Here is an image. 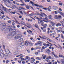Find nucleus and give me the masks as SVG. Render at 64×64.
<instances>
[{"mask_svg": "<svg viewBox=\"0 0 64 64\" xmlns=\"http://www.w3.org/2000/svg\"><path fill=\"white\" fill-rule=\"evenodd\" d=\"M38 23L39 24H40L41 23V25L43 26V29H45V28H46V27H47L46 24H45L44 25H43L44 22H43L42 20H38Z\"/></svg>", "mask_w": 64, "mask_h": 64, "instance_id": "obj_1", "label": "nucleus"}, {"mask_svg": "<svg viewBox=\"0 0 64 64\" xmlns=\"http://www.w3.org/2000/svg\"><path fill=\"white\" fill-rule=\"evenodd\" d=\"M16 30H14L12 32H11L10 34H8V36H14L16 34Z\"/></svg>", "mask_w": 64, "mask_h": 64, "instance_id": "obj_2", "label": "nucleus"}, {"mask_svg": "<svg viewBox=\"0 0 64 64\" xmlns=\"http://www.w3.org/2000/svg\"><path fill=\"white\" fill-rule=\"evenodd\" d=\"M21 37H22V35L21 34H18L17 36L14 37V38L16 39H17L20 38H21Z\"/></svg>", "mask_w": 64, "mask_h": 64, "instance_id": "obj_3", "label": "nucleus"}, {"mask_svg": "<svg viewBox=\"0 0 64 64\" xmlns=\"http://www.w3.org/2000/svg\"><path fill=\"white\" fill-rule=\"evenodd\" d=\"M5 51L6 54H9V55H12V53L11 52H10V50H9L8 49H6Z\"/></svg>", "mask_w": 64, "mask_h": 64, "instance_id": "obj_4", "label": "nucleus"}, {"mask_svg": "<svg viewBox=\"0 0 64 64\" xmlns=\"http://www.w3.org/2000/svg\"><path fill=\"white\" fill-rule=\"evenodd\" d=\"M6 24L5 23H4L2 24V28H4L2 30V31H4L6 30V29H5V27H6Z\"/></svg>", "mask_w": 64, "mask_h": 64, "instance_id": "obj_5", "label": "nucleus"}, {"mask_svg": "<svg viewBox=\"0 0 64 64\" xmlns=\"http://www.w3.org/2000/svg\"><path fill=\"white\" fill-rule=\"evenodd\" d=\"M39 15H40V17L42 16V17H44V16H47L46 15V14H45L44 13H43L42 12L40 13V14H39Z\"/></svg>", "mask_w": 64, "mask_h": 64, "instance_id": "obj_6", "label": "nucleus"}, {"mask_svg": "<svg viewBox=\"0 0 64 64\" xmlns=\"http://www.w3.org/2000/svg\"><path fill=\"white\" fill-rule=\"evenodd\" d=\"M4 2H6V1H7V2L9 3V4H11L12 2H10V0H2Z\"/></svg>", "mask_w": 64, "mask_h": 64, "instance_id": "obj_7", "label": "nucleus"}, {"mask_svg": "<svg viewBox=\"0 0 64 64\" xmlns=\"http://www.w3.org/2000/svg\"><path fill=\"white\" fill-rule=\"evenodd\" d=\"M26 24L28 26H26L27 27H28V28H30L31 27V26L30 24H29L28 23H27Z\"/></svg>", "mask_w": 64, "mask_h": 64, "instance_id": "obj_8", "label": "nucleus"}, {"mask_svg": "<svg viewBox=\"0 0 64 64\" xmlns=\"http://www.w3.org/2000/svg\"><path fill=\"white\" fill-rule=\"evenodd\" d=\"M58 13H59L60 14H61V15H62V16H64V14L62 12H60L59 10H58Z\"/></svg>", "mask_w": 64, "mask_h": 64, "instance_id": "obj_9", "label": "nucleus"}, {"mask_svg": "<svg viewBox=\"0 0 64 64\" xmlns=\"http://www.w3.org/2000/svg\"><path fill=\"white\" fill-rule=\"evenodd\" d=\"M20 23H21L22 24H23V25H24V26H26V24H25V23L23 22H22V21H20Z\"/></svg>", "mask_w": 64, "mask_h": 64, "instance_id": "obj_10", "label": "nucleus"}, {"mask_svg": "<svg viewBox=\"0 0 64 64\" xmlns=\"http://www.w3.org/2000/svg\"><path fill=\"white\" fill-rule=\"evenodd\" d=\"M0 56L1 57L3 58L4 57V54L2 53V52L0 53Z\"/></svg>", "mask_w": 64, "mask_h": 64, "instance_id": "obj_11", "label": "nucleus"}, {"mask_svg": "<svg viewBox=\"0 0 64 64\" xmlns=\"http://www.w3.org/2000/svg\"><path fill=\"white\" fill-rule=\"evenodd\" d=\"M51 23L52 26L53 27H54V26H55V24H56L55 23V22H51Z\"/></svg>", "mask_w": 64, "mask_h": 64, "instance_id": "obj_12", "label": "nucleus"}, {"mask_svg": "<svg viewBox=\"0 0 64 64\" xmlns=\"http://www.w3.org/2000/svg\"><path fill=\"white\" fill-rule=\"evenodd\" d=\"M29 44V42H28L27 41H26L25 42V44L26 45V46H28L29 44Z\"/></svg>", "mask_w": 64, "mask_h": 64, "instance_id": "obj_13", "label": "nucleus"}, {"mask_svg": "<svg viewBox=\"0 0 64 64\" xmlns=\"http://www.w3.org/2000/svg\"><path fill=\"white\" fill-rule=\"evenodd\" d=\"M47 16H46L45 18H43V20H47V21L50 20H48V18L47 17Z\"/></svg>", "mask_w": 64, "mask_h": 64, "instance_id": "obj_14", "label": "nucleus"}, {"mask_svg": "<svg viewBox=\"0 0 64 64\" xmlns=\"http://www.w3.org/2000/svg\"><path fill=\"white\" fill-rule=\"evenodd\" d=\"M53 9H54V10H57V9L58 8V7H57V6H54L53 7Z\"/></svg>", "mask_w": 64, "mask_h": 64, "instance_id": "obj_15", "label": "nucleus"}, {"mask_svg": "<svg viewBox=\"0 0 64 64\" xmlns=\"http://www.w3.org/2000/svg\"><path fill=\"white\" fill-rule=\"evenodd\" d=\"M38 44L40 46H41V45L42 44V42H38Z\"/></svg>", "mask_w": 64, "mask_h": 64, "instance_id": "obj_16", "label": "nucleus"}, {"mask_svg": "<svg viewBox=\"0 0 64 64\" xmlns=\"http://www.w3.org/2000/svg\"><path fill=\"white\" fill-rule=\"evenodd\" d=\"M20 45L22 46H24L25 45V42H22L21 43Z\"/></svg>", "mask_w": 64, "mask_h": 64, "instance_id": "obj_17", "label": "nucleus"}, {"mask_svg": "<svg viewBox=\"0 0 64 64\" xmlns=\"http://www.w3.org/2000/svg\"><path fill=\"white\" fill-rule=\"evenodd\" d=\"M18 49H22V47L21 46H19L18 47Z\"/></svg>", "mask_w": 64, "mask_h": 64, "instance_id": "obj_18", "label": "nucleus"}, {"mask_svg": "<svg viewBox=\"0 0 64 64\" xmlns=\"http://www.w3.org/2000/svg\"><path fill=\"white\" fill-rule=\"evenodd\" d=\"M19 8H20V9H22L23 10H26V9L25 8L21 7H19Z\"/></svg>", "mask_w": 64, "mask_h": 64, "instance_id": "obj_19", "label": "nucleus"}, {"mask_svg": "<svg viewBox=\"0 0 64 64\" xmlns=\"http://www.w3.org/2000/svg\"><path fill=\"white\" fill-rule=\"evenodd\" d=\"M42 56L43 57V59H45V58H46V56L44 54H43L42 55Z\"/></svg>", "mask_w": 64, "mask_h": 64, "instance_id": "obj_20", "label": "nucleus"}, {"mask_svg": "<svg viewBox=\"0 0 64 64\" xmlns=\"http://www.w3.org/2000/svg\"><path fill=\"white\" fill-rule=\"evenodd\" d=\"M54 18H55V19H58V16H57V15H55L54 17Z\"/></svg>", "mask_w": 64, "mask_h": 64, "instance_id": "obj_21", "label": "nucleus"}, {"mask_svg": "<svg viewBox=\"0 0 64 64\" xmlns=\"http://www.w3.org/2000/svg\"><path fill=\"white\" fill-rule=\"evenodd\" d=\"M56 26L57 27H58L59 26H61V24H60L58 23L56 24Z\"/></svg>", "mask_w": 64, "mask_h": 64, "instance_id": "obj_22", "label": "nucleus"}, {"mask_svg": "<svg viewBox=\"0 0 64 64\" xmlns=\"http://www.w3.org/2000/svg\"><path fill=\"white\" fill-rule=\"evenodd\" d=\"M31 3L33 6V5H34V2L31 1H30V2L29 3L30 4H31Z\"/></svg>", "mask_w": 64, "mask_h": 64, "instance_id": "obj_23", "label": "nucleus"}, {"mask_svg": "<svg viewBox=\"0 0 64 64\" xmlns=\"http://www.w3.org/2000/svg\"><path fill=\"white\" fill-rule=\"evenodd\" d=\"M48 9V11H51V10H50L51 9V6H49Z\"/></svg>", "mask_w": 64, "mask_h": 64, "instance_id": "obj_24", "label": "nucleus"}, {"mask_svg": "<svg viewBox=\"0 0 64 64\" xmlns=\"http://www.w3.org/2000/svg\"><path fill=\"white\" fill-rule=\"evenodd\" d=\"M26 59H28V60L29 61H30V59L29 58V57L26 56Z\"/></svg>", "mask_w": 64, "mask_h": 64, "instance_id": "obj_25", "label": "nucleus"}, {"mask_svg": "<svg viewBox=\"0 0 64 64\" xmlns=\"http://www.w3.org/2000/svg\"><path fill=\"white\" fill-rule=\"evenodd\" d=\"M31 59L32 60V62H34L35 60V59H34L33 57L31 58Z\"/></svg>", "mask_w": 64, "mask_h": 64, "instance_id": "obj_26", "label": "nucleus"}, {"mask_svg": "<svg viewBox=\"0 0 64 64\" xmlns=\"http://www.w3.org/2000/svg\"><path fill=\"white\" fill-rule=\"evenodd\" d=\"M51 17H52V16H51V15H50V16H48V18L49 19L52 20V18H51Z\"/></svg>", "mask_w": 64, "mask_h": 64, "instance_id": "obj_27", "label": "nucleus"}, {"mask_svg": "<svg viewBox=\"0 0 64 64\" xmlns=\"http://www.w3.org/2000/svg\"><path fill=\"white\" fill-rule=\"evenodd\" d=\"M18 52L17 51H16L14 52V55H16L18 54Z\"/></svg>", "mask_w": 64, "mask_h": 64, "instance_id": "obj_28", "label": "nucleus"}, {"mask_svg": "<svg viewBox=\"0 0 64 64\" xmlns=\"http://www.w3.org/2000/svg\"><path fill=\"white\" fill-rule=\"evenodd\" d=\"M36 59H37L38 60H41V58L39 57H37L36 58Z\"/></svg>", "mask_w": 64, "mask_h": 64, "instance_id": "obj_29", "label": "nucleus"}, {"mask_svg": "<svg viewBox=\"0 0 64 64\" xmlns=\"http://www.w3.org/2000/svg\"><path fill=\"white\" fill-rule=\"evenodd\" d=\"M36 49H41V47L39 46H36Z\"/></svg>", "mask_w": 64, "mask_h": 64, "instance_id": "obj_30", "label": "nucleus"}, {"mask_svg": "<svg viewBox=\"0 0 64 64\" xmlns=\"http://www.w3.org/2000/svg\"><path fill=\"white\" fill-rule=\"evenodd\" d=\"M58 46H59V47H60V50H62V47H61V46H60V45L59 44H58Z\"/></svg>", "mask_w": 64, "mask_h": 64, "instance_id": "obj_31", "label": "nucleus"}, {"mask_svg": "<svg viewBox=\"0 0 64 64\" xmlns=\"http://www.w3.org/2000/svg\"><path fill=\"white\" fill-rule=\"evenodd\" d=\"M6 29L8 30H9H9H10V26L8 27Z\"/></svg>", "mask_w": 64, "mask_h": 64, "instance_id": "obj_32", "label": "nucleus"}, {"mask_svg": "<svg viewBox=\"0 0 64 64\" xmlns=\"http://www.w3.org/2000/svg\"><path fill=\"white\" fill-rule=\"evenodd\" d=\"M19 56H20V58H23V55L22 54H20Z\"/></svg>", "mask_w": 64, "mask_h": 64, "instance_id": "obj_33", "label": "nucleus"}, {"mask_svg": "<svg viewBox=\"0 0 64 64\" xmlns=\"http://www.w3.org/2000/svg\"><path fill=\"white\" fill-rule=\"evenodd\" d=\"M29 44L31 46H33V44L32 42H29Z\"/></svg>", "mask_w": 64, "mask_h": 64, "instance_id": "obj_34", "label": "nucleus"}, {"mask_svg": "<svg viewBox=\"0 0 64 64\" xmlns=\"http://www.w3.org/2000/svg\"><path fill=\"white\" fill-rule=\"evenodd\" d=\"M4 54V57H8V54Z\"/></svg>", "mask_w": 64, "mask_h": 64, "instance_id": "obj_35", "label": "nucleus"}, {"mask_svg": "<svg viewBox=\"0 0 64 64\" xmlns=\"http://www.w3.org/2000/svg\"><path fill=\"white\" fill-rule=\"evenodd\" d=\"M42 39H47V38L46 37L43 36L42 37Z\"/></svg>", "mask_w": 64, "mask_h": 64, "instance_id": "obj_36", "label": "nucleus"}, {"mask_svg": "<svg viewBox=\"0 0 64 64\" xmlns=\"http://www.w3.org/2000/svg\"><path fill=\"white\" fill-rule=\"evenodd\" d=\"M35 15V14L34 13H32L31 14H29V16H33V15Z\"/></svg>", "mask_w": 64, "mask_h": 64, "instance_id": "obj_37", "label": "nucleus"}, {"mask_svg": "<svg viewBox=\"0 0 64 64\" xmlns=\"http://www.w3.org/2000/svg\"><path fill=\"white\" fill-rule=\"evenodd\" d=\"M19 42H21V41H23V38H21L19 40Z\"/></svg>", "mask_w": 64, "mask_h": 64, "instance_id": "obj_38", "label": "nucleus"}, {"mask_svg": "<svg viewBox=\"0 0 64 64\" xmlns=\"http://www.w3.org/2000/svg\"><path fill=\"white\" fill-rule=\"evenodd\" d=\"M59 57H62L63 58H64V56H63V55H59Z\"/></svg>", "mask_w": 64, "mask_h": 64, "instance_id": "obj_39", "label": "nucleus"}, {"mask_svg": "<svg viewBox=\"0 0 64 64\" xmlns=\"http://www.w3.org/2000/svg\"><path fill=\"white\" fill-rule=\"evenodd\" d=\"M42 9H44L45 10H47V9H48V8H42Z\"/></svg>", "mask_w": 64, "mask_h": 64, "instance_id": "obj_40", "label": "nucleus"}, {"mask_svg": "<svg viewBox=\"0 0 64 64\" xmlns=\"http://www.w3.org/2000/svg\"><path fill=\"white\" fill-rule=\"evenodd\" d=\"M30 7V6H26V8H27V9H29Z\"/></svg>", "mask_w": 64, "mask_h": 64, "instance_id": "obj_41", "label": "nucleus"}, {"mask_svg": "<svg viewBox=\"0 0 64 64\" xmlns=\"http://www.w3.org/2000/svg\"><path fill=\"white\" fill-rule=\"evenodd\" d=\"M26 2H30V0H24Z\"/></svg>", "mask_w": 64, "mask_h": 64, "instance_id": "obj_42", "label": "nucleus"}, {"mask_svg": "<svg viewBox=\"0 0 64 64\" xmlns=\"http://www.w3.org/2000/svg\"><path fill=\"white\" fill-rule=\"evenodd\" d=\"M38 7H40V8H44V7H43V6H42V5H40V6H38Z\"/></svg>", "mask_w": 64, "mask_h": 64, "instance_id": "obj_43", "label": "nucleus"}, {"mask_svg": "<svg viewBox=\"0 0 64 64\" xmlns=\"http://www.w3.org/2000/svg\"><path fill=\"white\" fill-rule=\"evenodd\" d=\"M10 13H11V14H15V12H10Z\"/></svg>", "mask_w": 64, "mask_h": 64, "instance_id": "obj_44", "label": "nucleus"}, {"mask_svg": "<svg viewBox=\"0 0 64 64\" xmlns=\"http://www.w3.org/2000/svg\"><path fill=\"white\" fill-rule=\"evenodd\" d=\"M35 27L37 28H38V26L37 24L35 25L34 26Z\"/></svg>", "mask_w": 64, "mask_h": 64, "instance_id": "obj_45", "label": "nucleus"}, {"mask_svg": "<svg viewBox=\"0 0 64 64\" xmlns=\"http://www.w3.org/2000/svg\"><path fill=\"white\" fill-rule=\"evenodd\" d=\"M59 2L60 3L59 4V5H60V6H62V3H61V2L59 1Z\"/></svg>", "mask_w": 64, "mask_h": 64, "instance_id": "obj_46", "label": "nucleus"}, {"mask_svg": "<svg viewBox=\"0 0 64 64\" xmlns=\"http://www.w3.org/2000/svg\"><path fill=\"white\" fill-rule=\"evenodd\" d=\"M10 62V60H6V63H8V62Z\"/></svg>", "mask_w": 64, "mask_h": 64, "instance_id": "obj_47", "label": "nucleus"}, {"mask_svg": "<svg viewBox=\"0 0 64 64\" xmlns=\"http://www.w3.org/2000/svg\"><path fill=\"white\" fill-rule=\"evenodd\" d=\"M32 62V60H31L30 62H31V63H33V64H36V63L35 62Z\"/></svg>", "mask_w": 64, "mask_h": 64, "instance_id": "obj_48", "label": "nucleus"}, {"mask_svg": "<svg viewBox=\"0 0 64 64\" xmlns=\"http://www.w3.org/2000/svg\"><path fill=\"white\" fill-rule=\"evenodd\" d=\"M48 41H50V42H52V40H50V39L49 38H48Z\"/></svg>", "mask_w": 64, "mask_h": 64, "instance_id": "obj_49", "label": "nucleus"}, {"mask_svg": "<svg viewBox=\"0 0 64 64\" xmlns=\"http://www.w3.org/2000/svg\"><path fill=\"white\" fill-rule=\"evenodd\" d=\"M50 20H43V21H44V22H49Z\"/></svg>", "mask_w": 64, "mask_h": 64, "instance_id": "obj_50", "label": "nucleus"}, {"mask_svg": "<svg viewBox=\"0 0 64 64\" xmlns=\"http://www.w3.org/2000/svg\"><path fill=\"white\" fill-rule=\"evenodd\" d=\"M52 55H54V56L55 55V54H54V52H52Z\"/></svg>", "mask_w": 64, "mask_h": 64, "instance_id": "obj_51", "label": "nucleus"}, {"mask_svg": "<svg viewBox=\"0 0 64 64\" xmlns=\"http://www.w3.org/2000/svg\"><path fill=\"white\" fill-rule=\"evenodd\" d=\"M20 58V59H21V60H22V61H23V60H24V58Z\"/></svg>", "mask_w": 64, "mask_h": 64, "instance_id": "obj_52", "label": "nucleus"}, {"mask_svg": "<svg viewBox=\"0 0 64 64\" xmlns=\"http://www.w3.org/2000/svg\"><path fill=\"white\" fill-rule=\"evenodd\" d=\"M43 31L44 32H46V29H44V30H43Z\"/></svg>", "mask_w": 64, "mask_h": 64, "instance_id": "obj_53", "label": "nucleus"}, {"mask_svg": "<svg viewBox=\"0 0 64 64\" xmlns=\"http://www.w3.org/2000/svg\"><path fill=\"white\" fill-rule=\"evenodd\" d=\"M2 47V46H1V45H0V51H2V50L1 49V48Z\"/></svg>", "mask_w": 64, "mask_h": 64, "instance_id": "obj_54", "label": "nucleus"}, {"mask_svg": "<svg viewBox=\"0 0 64 64\" xmlns=\"http://www.w3.org/2000/svg\"><path fill=\"white\" fill-rule=\"evenodd\" d=\"M54 13L55 14H58V12L56 11H54Z\"/></svg>", "mask_w": 64, "mask_h": 64, "instance_id": "obj_55", "label": "nucleus"}, {"mask_svg": "<svg viewBox=\"0 0 64 64\" xmlns=\"http://www.w3.org/2000/svg\"><path fill=\"white\" fill-rule=\"evenodd\" d=\"M61 36L62 37V38H64H64H63V37H64V36H63V34H61Z\"/></svg>", "mask_w": 64, "mask_h": 64, "instance_id": "obj_56", "label": "nucleus"}, {"mask_svg": "<svg viewBox=\"0 0 64 64\" xmlns=\"http://www.w3.org/2000/svg\"><path fill=\"white\" fill-rule=\"evenodd\" d=\"M34 5L35 6H36V7H39V5H37L35 4H34Z\"/></svg>", "mask_w": 64, "mask_h": 64, "instance_id": "obj_57", "label": "nucleus"}, {"mask_svg": "<svg viewBox=\"0 0 64 64\" xmlns=\"http://www.w3.org/2000/svg\"><path fill=\"white\" fill-rule=\"evenodd\" d=\"M34 15H39V13H38L37 14H35Z\"/></svg>", "mask_w": 64, "mask_h": 64, "instance_id": "obj_58", "label": "nucleus"}, {"mask_svg": "<svg viewBox=\"0 0 64 64\" xmlns=\"http://www.w3.org/2000/svg\"><path fill=\"white\" fill-rule=\"evenodd\" d=\"M8 23H11V20H8Z\"/></svg>", "mask_w": 64, "mask_h": 64, "instance_id": "obj_59", "label": "nucleus"}, {"mask_svg": "<svg viewBox=\"0 0 64 64\" xmlns=\"http://www.w3.org/2000/svg\"><path fill=\"white\" fill-rule=\"evenodd\" d=\"M35 54H36V55H38V52H35Z\"/></svg>", "mask_w": 64, "mask_h": 64, "instance_id": "obj_60", "label": "nucleus"}, {"mask_svg": "<svg viewBox=\"0 0 64 64\" xmlns=\"http://www.w3.org/2000/svg\"><path fill=\"white\" fill-rule=\"evenodd\" d=\"M15 21H16V22H16V23L17 24L18 23V21L17 20H16V19H15Z\"/></svg>", "mask_w": 64, "mask_h": 64, "instance_id": "obj_61", "label": "nucleus"}, {"mask_svg": "<svg viewBox=\"0 0 64 64\" xmlns=\"http://www.w3.org/2000/svg\"><path fill=\"white\" fill-rule=\"evenodd\" d=\"M54 57H56V58H58V56H57L56 55H54Z\"/></svg>", "mask_w": 64, "mask_h": 64, "instance_id": "obj_62", "label": "nucleus"}, {"mask_svg": "<svg viewBox=\"0 0 64 64\" xmlns=\"http://www.w3.org/2000/svg\"><path fill=\"white\" fill-rule=\"evenodd\" d=\"M62 17H61V16H58V18H61Z\"/></svg>", "mask_w": 64, "mask_h": 64, "instance_id": "obj_63", "label": "nucleus"}, {"mask_svg": "<svg viewBox=\"0 0 64 64\" xmlns=\"http://www.w3.org/2000/svg\"><path fill=\"white\" fill-rule=\"evenodd\" d=\"M47 50L49 52H51L50 50L49 49H47Z\"/></svg>", "mask_w": 64, "mask_h": 64, "instance_id": "obj_64", "label": "nucleus"}]
</instances>
